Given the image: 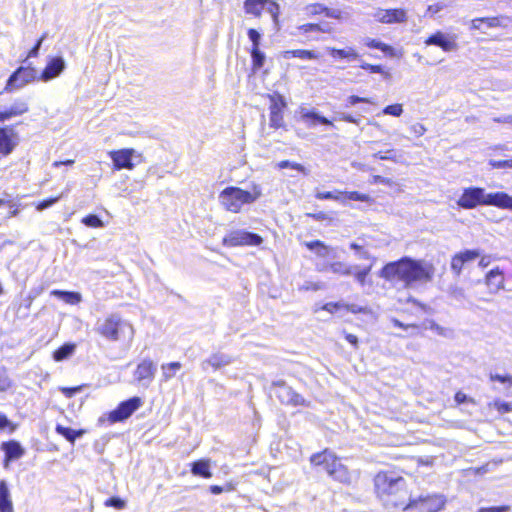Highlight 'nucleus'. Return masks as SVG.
<instances>
[{
    "mask_svg": "<svg viewBox=\"0 0 512 512\" xmlns=\"http://www.w3.org/2000/svg\"><path fill=\"white\" fill-rule=\"evenodd\" d=\"M402 474L411 476L412 472L402 466H393L389 470H379L373 476L375 497L387 509L404 510L412 493Z\"/></svg>",
    "mask_w": 512,
    "mask_h": 512,
    "instance_id": "f257e3e1",
    "label": "nucleus"
},
{
    "mask_svg": "<svg viewBox=\"0 0 512 512\" xmlns=\"http://www.w3.org/2000/svg\"><path fill=\"white\" fill-rule=\"evenodd\" d=\"M434 273L433 264L402 257L384 265L380 271V276L391 282H402L408 287L415 282H430Z\"/></svg>",
    "mask_w": 512,
    "mask_h": 512,
    "instance_id": "f03ea898",
    "label": "nucleus"
},
{
    "mask_svg": "<svg viewBox=\"0 0 512 512\" xmlns=\"http://www.w3.org/2000/svg\"><path fill=\"white\" fill-rule=\"evenodd\" d=\"M457 205L467 210L477 206H494L512 210V196L502 191L486 194L482 187H468L458 198Z\"/></svg>",
    "mask_w": 512,
    "mask_h": 512,
    "instance_id": "7ed1b4c3",
    "label": "nucleus"
},
{
    "mask_svg": "<svg viewBox=\"0 0 512 512\" xmlns=\"http://www.w3.org/2000/svg\"><path fill=\"white\" fill-rule=\"evenodd\" d=\"M95 331L108 341L132 342L134 328L128 321L122 319L118 314H111L103 320H98Z\"/></svg>",
    "mask_w": 512,
    "mask_h": 512,
    "instance_id": "20e7f679",
    "label": "nucleus"
},
{
    "mask_svg": "<svg viewBox=\"0 0 512 512\" xmlns=\"http://www.w3.org/2000/svg\"><path fill=\"white\" fill-rule=\"evenodd\" d=\"M261 195L262 189L259 184L252 183L250 190L230 186L221 191L219 201L227 211L238 213L244 204L254 203Z\"/></svg>",
    "mask_w": 512,
    "mask_h": 512,
    "instance_id": "39448f33",
    "label": "nucleus"
},
{
    "mask_svg": "<svg viewBox=\"0 0 512 512\" xmlns=\"http://www.w3.org/2000/svg\"><path fill=\"white\" fill-rule=\"evenodd\" d=\"M310 462L314 466H322L328 475L335 480L341 483H349L350 472L347 466L331 451L326 449L320 453L313 454L310 458Z\"/></svg>",
    "mask_w": 512,
    "mask_h": 512,
    "instance_id": "423d86ee",
    "label": "nucleus"
},
{
    "mask_svg": "<svg viewBox=\"0 0 512 512\" xmlns=\"http://www.w3.org/2000/svg\"><path fill=\"white\" fill-rule=\"evenodd\" d=\"M446 504V497L440 493H427L416 497L411 494L403 512H441Z\"/></svg>",
    "mask_w": 512,
    "mask_h": 512,
    "instance_id": "0eeeda50",
    "label": "nucleus"
},
{
    "mask_svg": "<svg viewBox=\"0 0 512 512\" xmlns=\"http://www.w3.org/2000/svg\"><path fill=\"white\" fill-rule=\"evenodd\" d=\"M375 263V258L368 255L361 247L354 244V275L361 285H371V268Z\"/></svg>",
    "mask_w": 512,
    "mask_h": 512,
    "instance_id": "6e6552de",
    "label": "nucleus"
},
{
    "mask_svg": "<svg viewBox=\"0 0 512 512\" xmlns=\"http://www.w3.org/2000/svg\"><path fill=\"white\" fill-rule=\"evenodd\" d=\"M263 243V238L253 232L246 230H234L229 232L223 239L225 246H259Z\"/></svg>",
    "mask_w": 512,
    "mask_h": 512,
    "instance_id": "1a4fd4ad",
    "label": "nucleus"
},
{
    "mask_svg": "<svg viewBox=\"0 0 512 512\" xmlns=\"http://www.w3.org/2000/svg\"><path fill=\"white\" fill-rule=\"evenodd\" d=\"M36 74L37 72L34 68L21 66L10 75L4 90L6 92L19 90L32 82L36 78Z\"/></svg>",
    "mask_w": 512,
    "mask_h": 512,
    "instance_id": "9d476101",
    "label": "nucleus"
},
{
    "mask_svg": "<svg viewBox=\"0 0 512 512\" xmlns=\"http://www.w3.org/2000/svg\"><path fill=\"white\" fill-rule=\"evenodd\" d=\"M272 392L279 399V401L286 405H303L304 399L303 397L296 393L290 386H288L284 381L278 380L274 381L271 386Z\"/></svg>",
    "mask_w": 512,
    "mask_h": 512,
    "instance_id": "9b49d317",
    "label": "nucleus"
},
{
    "mask_svg": "<svg viewBox=\"0 0 512 512\" xmlns=\"http://www.w3.org/2000/svg\"><path fill=\"white\" fill-rule=\"evenodd\" d=\"M141 404L142 400L139 397H132L121 402L115 410L110 412V422L115 423L126 420L141 406Z\"/></svg>",
    "mask_w": 512,
    "mask_h": 512,
    "instance_id": "f8f14e48",
    "label": "nucleus"
},
{
    "mask_svg": "<svg viewBox=\"0 0 512 512\" xmlns=\"http://www.w3.org/2000/svg\"><path fill=\"white\" fill-rule=\"evenodd\" d=\"M505 282V273L499 267H494L489 270L483 279V284L485 285L487 292L492 295L505 290Z\"/></svg>",
    "mask_w": 512,
    "mask_h": 512,
    "instance_id": "ddd939ff",
    "label": "nucleus"
},
{
    "mask_svg": "<svg viewBox=\"0 0 512 512\" xmlns=\"http://www.w3.org/2000/svg\"><path fill=\"white\" fill-rule=\"evenodd\" d=\"M479 256L480 252L475 249H466L454 254L450 262L452 272L456 276L461 275L466 264L475 261Z\"/></svg>",
    "mask_w": 512,
    "mask_h": 512,
    "instance_id": "4468645a",
    "label": "nucleus"
},
{
    "mask_svg": "<svg viewBox=\"0 0 512 512\" xmlns=\"http://www.w3.org/2000/svg\"><path fill=\"white\" fill-rule=\"evenodd\" d=\"M424 43L427 46L435 45L444 52H451L458 49L456 38L454 36H448L442 31H436L431 34L425 39Z\"/></svg>",
    "mask_w": 512,
    "mask_h": 512,
    "instance_id": "2eb2a0df",
    "label": "nucleus"
},
{
    "mask_svg": "<svg viewBox=\"0 0 512 512\" xmlns=\"http://www.w3.org/2000/svg\"><path fill=\"white\" fill-rule=\"evenodd\" d=\"M136 151L132 148H124L120 150H114L109 152V156L113 161V166L115 170L128 169L132 170L134 168V164L132 162V157L135 155Z\"/></svg>",
    "mask_w": 512,
    "mask_h": 512,
    "instance_id": "dca6fc26",
    "label": "nucleus"
},
{
    "mask_svg": "<svg viewBox=\"0 0 512 512\" xmlns=\"http://www.w3.org/2000/svg\"><path fill=\"white\" fill-rule=\"evenodd\" d=\"M375 18L383 24L404 23L407 21V12L403 8L378 9Z\"/></svg>",
    "mask_w": 512,
    "mask_h": 512,
    "instance_id": "f3484780",
    "label": "nucleus"
},
{
    "mask_svg": "<svg viewBox=\"0 0 512 512\" xmlns=\"http://www.w3.org/2000/svg\"><path fill=\"white\" fill-rule=\"evenodd\" d=\"M156 370V365L152 360L144 359L138 364L135 370V379L141 383L142 386L148 387L154 379Z\"/></svg>",
    "mask_w": 512,
    "mask_h": 512,
    "instance_id": "a211bd4d",
    "label": "nucleus"
},
{
    "mask_svg": "<svg viewBox=\"0 0 512 512\" xmlns=\"http://www.w3.org/2000/svg\"><path fill=\"white\" fill-rule=\"evenodd\" d=\"M234 361L233 357L222 352L213 353L209 358L205 359L201 363L203 371H207L208 367L211 366L214 370L221 369L222 367L230 365Z\"/></svg>",
    "mask_w": 512,
    "mask_h": 512,
    "instance_id": "6ab92c4d",
    "label": "nucleus"
},
{
    "mask_svg": "<svg viewBox=\"0 0 512 512\" xmlns=\"http://www.w3.org/2000/svg\"><path fill=\"white\" fill-rule=\"evenodd\" d=\"M65 66V61L62 57L51 58L43 70L40 79L46 82L56 78L63 72Z\"/></svg>",
    "mask_w": 512,
    "mask_h": 512,
    "instance_id": "aec40b11",
    "label": "nucleus"
},
{
    "mask_svg": "<svg viewBox=\"0 0 512 512\" xmlns=\"http://www.w3.org/2000/svg\"><path fill=\"white\" fill-rule=\"evenodd\" d=\"M28 104L22 99H17L9 107L0 110V122H4L16 116H21L28 112Z\"/></svg>",
    "mask_w": 512,
    "mask_h": 512,
    "instance_id": "412c9836",
    "label": "nucleus"
},
{
    "mask_svg": "<svg viewBox=\"0 0 512 512\" xmlns=\"http://www.w3.org/2000/svg\"><path fill=\"white\" fill-rule=\"evenodd\" d=\"M16 136L17 134L13 127L6 126L0 128V154L6 156L13 151L17 143L12 140V137Z\"/></svg>",
    "mask_w": 512,
    "mask_h": 512,
    "instance_id": "4be33fe9",
    "label": "nucleus"
},
{
    "mask_svg": "<svg viewBox=\"0 0 512 512\" xmlns=\"http://www.w3.org/2000/svg\"><path fill=\"white\" fill-rule=\"evenodd\" d=\"M1 449L5 453V466H7L10 461L21 458L25 453L21 444L15 440L3 442L1 444Z\"/></svg>",
    "mask_w": 512,
    "mask_h": 512,
    "instance_id": "5701e85b",
    "label": "nucleus"
},
{
    "mask_svg": "<svg viewBox=\"0 0 512 512\" xmlns=\"http://www.w3.org/2000/svg\"><path fill=\"white\" fill-rule=\"evenodd\" d=\"M278 102L275 97H271L270 105V126L273 128H280L283 125L282 107L285 105L282 97H279Z\"/></svg>",
    "mask_w": 512,
    "mask_h": 512,
    "instance_id": "b1692460",
    "label": "nucleus"
},
{
    "mask_svg": "<svg viewBox=\"0 0 512 512\" xmlns=\"http://www.w3.org/2000/svg\"><path fill=\"white\" fill-rule=\"evenodd\" d=\"M364 46L370 49H378L387 57H396L397 52L394 47L377 39L367 38L363 42Z\"/></svg>",
    "mask_w": 512,
    "mask_h": 512,
    "instance_id": "393cba45",
    "label": "nucleus"
},
{
    "mask_svg": "<svg viewBox=\"0 0 512 512\" xmlns=\"http://www.w3.org/2000/svg\"><path fill=\"white\" fill-rule=\"evenodd\" d=\"M13 504L8 486L4 480L0 481V512H13Z\"/></svg>",
    "mask_w": 512,
    "mask_h": 512,
    "instance_id": "a878e982",
    "label": "nucleus"
},
{
    "mask_svg": "<svg viewBox=\"0 0 512 512\" xmlns=\"http://www.w3.org/2000/svg\"><path fill=\"white\" fill-rule=\"evenodd\" d=\"M268 2L269 0H245L243 8L245 13L260 17Z\"/></svg>",
    "mask_w": 512,
    "mask_h": 512,
    "instance_id": "bb28decb",
    "label": "nucleus"
},
{
    "mask_svg": "<svg viewBox=\"0 0 512 512\" xmlns=\"http://www.w3.org/2000/svg\"><path fill=\"white\" fill-rule=\"evenodd\" d=\"M191 472L195 476L202 478H211L212 472L210 471L209 460L201 459L191 464Z\"/></svg>",
    "mask_w": 512,
    "mask_h": 512,
    "instance_id": "cd10ccee",
    "label": "nucleus"
},
{
    "mask_svg": "<svg viewBox=\"0 0 512 512\" xmlns=\"http://www.w3.org/2000/svg\"><path fill=\"white\" fill-rule=\"evenodd\" d=\"M482 23L486 28H499V27H506L509 22L512 21V19L505 15H498V16H490V17H480Z\"/></svg>",
    "mask_w": 512,
    "mask_h": 512,
    "instance_id": "c85d7f7f",
    "label": "nucleus"
},
{
    "mask_svg": "<svg viewBox=\"0 0 512 512\" xmlns=\"http://www.w3.org/2000/svg\"><path fill=\"white\" fill-rule=\"evenodd\" d=\"M51 294L72 305L78 304L82 301V296L79 292L53 290Z\"/></svg>",
    "mask_w": 512,
    "mask_h": 512,
    "instance_id": "c756f323",
    "label": "nucleus"
},
{
    "mask_svg": "<svg viewBox=\"0 0 512 512\" xmlns=\"http://www.w3.org/2000/svg\"><path fill=\"white\" fill-rule=\"evenodd\" d=\"M56 432L63 436L71 444H74L77 438H80L84 434V430H74L69 427H64L60 424L56 425Z\"/></svg>",
    "mask_w": 512,
    "mask_h": 512,
    "instance_id": "7c9ffc66",
    "label": "nucleus"
},
{
    "mask_svg": "<svg viewBox=\"0 0 512 512\" xmlns=\"http://www.w3.org/2000/svg\"><path fill=\"white\" fill-rule=\"evenodd\" d=\"M284 59H290L292 57L300 58L303 60H311L317 59L318 55L311 50L297 49V50H287L282 54Z\"/></svg>",
    "mask_w": 512,
    "mask_h": 512,
    "instance_id": "2f4dec72",
    "label": "nucleus"
},
{
    "mask_svg": "<svg viewBox=\"0 0 512 512\" xmlns=\"http://www.w3.org/2000/svg\"><path fill=\"white\" fill-rule=\"evenodd\" d=\"M303 118L309 127H315L319 124L331 125V122L327 118L320 116L314 112H307L303 114Z\"/></svg>",
    "mask_w": 512,
    "mask_h": 512,
    "instance_id": "473e14b6",
    "label": "nucleus"
},
{
    "mask_svg": "<svg viewBox=\"0 0 512 512\" xmlns=\"http://www.w3.org/2000/svg\"><path fill=\"white\" fill-rule=\"evenodd\" d=\"M75 351V345L71 343H66L59 347L53 353V358L55 361H62L70 357Z\"/></svg>",
    "mask_w": 512,
    "mask_h": 512,
    "instance_id": "72a5a7b5",
    "label": "nucleus"
},
{
    "mask_svg": "<svg viewBox=\"0 0 512 512\" xmlns=\"http://www.w3.org/2000/svg\"><path fill=\"white\" fill-rule=\"evenodd\" d=\"M182 365L180 362H170L167 364H163L161 366L162 369V377L164 381H168L175 376L177 371L181 369Z\"/></svg>",
    "mask_w": 512,
    "mask_h": 512,
    "instance_id": "f704fd0d",
    "label": "nucleus"
},
{
    "mask_svg": "<svg viewBox=\"0 0 512 512\" xmlns=\"http://www.w3.org/2000/svg\"><path fill=\"white\" fill-rule=\"evenodd\" d=\"M315 195L318 199H336V200L352 199V192H339V191L320 192V191H317Z\"/></svg>",
    "mask_w": 512,
    "mask_h": 512,
    "instance_id": "c9c22d12",
    "label": "nucleus"
},
{
    "mask_svg": "<svg viewBox=\"0 0 512 512\" xmlns=\"http://www.w3.org/2000/svg\"><path fill=\"white\" fill-rule=\"evenodd\" d=\"M251 58H252L253 69L259 70L263 67V65L265 63L266 56L259 48L252 47Z\"/></svg>",
    "mask_w": 512,
    "mask_h": 512,
    "instance_id": "e433bc0d",
    "label": "nucleus"
},
{
    "mask_svg": "<svg viewBox=\"0 0 512 512\" xmlns=\"http://www.w3.org/2000/svg\"><path fill=\"white\" fill-rule=\"evenodd\" d=\"M306 247L311 250V251H314L317 255L319 256H322V257H325L328 255L329 253V249L327 246H325L321 241L319 240H316V241H311V242H306L305 243Z\"/></svg>",
    "mask_w": 512,
    "mask_h": 512,
    "instance_id": "4c0bfd02",
    "label": "nucleus"
},
{
    "mask_svg": "<svg viewBox=\"0 0 512 512\" xmlns=\"http://www.w3.org/2000/svg\"><path fill=\"white\" fill-rule=\"evenodd\" d=\"M489 408L494 409L499 414H506L512 412V402H506L497 399L489 403Z\"/></svg>",
    "mask_w": 512,
    "mask_h": 512,
    "instance_id": "58836bf2",
    "label": "nucleus"
},
{
    "mask_svg": "<svg viewBox=\"0 0 512 512\" xmlns=\"http://www.w3.org/2000/svg\"><path fill=\"white\" fill-rule=\"evenodd\" d=\"M323 309L330 313H340V317L348 314L350 312V308L348 305H342L340 303H327L323 306Z\"/></svg>",
    "mask_w": 512,
    "mask_h": 512,
    "instance_id": "ea45409f",
    "label": "nucleus"
},
{
    "mask_svg": "<svg viewBox=\"0 0 512 512\" xmlns=\"http://www.w3.org/2000/svg\"><path fill=\"white\" fill-rule=\"evenodd\" d=\"M361 68L367 70L369 73H380L384 78L390 79L391 74L389 71L385 70L381 65L378 64H361Z\"/></svg>",
    "mask_w": 512,
    "mask_h": 512,
    "instance_id": "a19ab883",
    "label": "nucleus"
},
{
    "mask_svg": "<svg viewBox=\"0 0 512 512\" xmlns=\"http://www.w3.org/2000/svg\"><path fill=\"white\" fill-rule=\"evenodd\" d=\"M489 380L491 382H499L502 384H506L509 387L512 386V375L509 373H506V374L490 373Z\"/></svg>",
    "mask_w": 512,
    "mask_h": 512,
    "instance_id": "79ce46f5",
    "label": "nucleus"
},
{
    "mask_svg": "<svg viewBox=\"0 0 512 512\" xmlns=\"http://www.w3.org/2000/svg\"><path fill=\"white\" fill-rule=\"evenodd\" d=\"M82 223L87 227L93 228H101L104 226L103 221L99 218V216L95 214H89L82 219Z\"/></svg>",
    "mask_w": 512,
    "mask_h": 512,
    "instance_id": "37998d69",
    "label": "nucleus"
},
{
    "mask_svg": "<svg viewBox=\"0 0 512 512\" xmlns=\"http://www.w3.org/2000/svg\"><path fill=\"white\" fill-rule=\"evenodd\" d=\"M488 164L492 169H512V159H505V160L490 159L488 161Z\"/></svg>",
    "mask_w": 512,
    "mask_h": 512,
    "instance_id": "c03bdc74",
    "label": "nucleus"
},
{
    "mask_svg": "<svg viewBox=\"0 0 512 512\" xmlns=\"http://www.w3.org/2000/svg\"><path fill=\"white\" fill-rule=\"evenodd\" d=\"M383 113L387 114V115H392L394 117H399L403 113V106L400 103H395V104L387 105L383 109Z\"/></svg>",
    "mask_w": 512,
    "mask_h": 512,
    "instance_id": "a18cd8bd",
    "label": "nucleus"
},
{
    "mask_svg": "<svg viewBox=\"0 0 512 512\" xmlns=\"http://www.w3.org/2000/svg\"><path fill=\"white\" fill-rule=\"evenodd\" d=\"M104 504L107 507H114L118 510L124 509L126 507V502L117 496L108 498Z\"/></svg>",
    "mask_w": 512,
    "mask_h": 512,
    "instance_id": "49530a36",
    "label": "nucleus"
},
{
    "mask_svg": "<svg viewBox=\"0 0 512 512\" xmlns=\"http://www.w3.org/2000/svg\"><path fill=\"white\" fill-rule=\"evenodd\" d=\"M375 157L382 159V160H393L397 161L399 155L397 154V151L394 149L386 150V151H379L376 154H374Z\"/></svg>",
    "mask_w": 512,
    "mask_h": 512,
    "instance_id": "de8ad7c7",
    "label": "nucleus"
},
{
    "mask_svg": "<svg viewBox=\"0 0 512 512\" xmlns=\"http://www.w3.org/2000/svg\"><path fill=\"white\" fill-rule=\"evenodd\" d=\"M329 270L335 274H349L350 267L341 262L332 263L329 267Z\"/></svg>",
    "mask_w": 512,
    "mask_h": 512,
    "instance_id": "09e8293b",
    "label": "nucleus"
},
{
    "mask_svg": "<svg viewBox=\"0 0 512 512\" xmlns=\"http://www.w3.org/2000/svg\"><path fill=\"white\" fill-rule=\"evenodd\" d=\"M12 386V381L4 371H0V392H5Z\"/></svg>",
    "mask_w": 512,
    "mask_h": 512,
    "instance_id": "8fccbe9b",
    "label": "nucleus"
},
{
    "mask_svg": "<svg viewBox=\"0 0 512 512\" xmlns=\"http://www.w3.org/2000/svg\"><path fill=\"white\" fill-rule=\"evenodd\" d=\"M510 510L511 506L505 504L500 506L481 507L477 512H509Z\"/></svg>",
    "mask_w": 512,
    "mask_h": 512,
    "instance_id": "3c124183",
    "label": "nucleus"
},
{
    "mask_svg": "<svg viewBox=\"0 0 512 512\" xmlns=\"http://www.w3.org/2000/svg\"><path fill=\"white\" fill-rule=\"evenodd\" d=\"M403 458L406 461L416 463V465L418 467L419 466H431L433 464V459L432 458L422 459L420 457H415V456H408V457H403Z\"/></svg>",
    "mask_w": 512,
    "mask_h": 512,
    "instance_id": "603ef678",
    "label": "nucleus"
},
{
    "mask_svg": "<svg viewBox=\"0 0 512 512\" xmlns=\"http://www.w3.org/2000/svg\"><path fill=\"white\" fill-rule=\"evenodd\" d=\"M307 13L310 15L325 14L326 6L323 4L315 3L307 6Z\"/></svg>",
    "mask_w": 512,
    "mask_h": 512,
    "instance_id": "864d4df0",
    "label": "nucleus"
},
{
    "mask_svg": "<svg viewBox=\"0 0 512 512\" xmlns=\"http://www.w3.org/2000/svg\"><path fill=\"white\" fill-rule=\"evenodd\" d=\"M248 37L252 42V47L259 48L261 34L256 29L250 28L248 30Z\"/></svg>",
    "mask_w": 512,
    "mask_h": 512,
    "instance_id": "5fc2aeb1",
    "label": "nucleus"
},
{
    "mask_svg": "<svg viewBox=\"0 0 512 512\" xmlns=\"http://www.w3.org/2000/svg\"><path fill=\"white\" fill-rule=\"evenodd\" d=\"M60 198H61V196H57V197L45 199V200L39 202L37 205V210L43 211V210L51 207L53 204L58 202Z\"/></svg>",
    "mask_w": 512,
    "mask_h": 512,
    "instance_id": "6e6d98bb",
    "label": "nucleus"
},
{
    "mask_svg": "<svg viewBox=\"0 0 512 512\" xmlns=\"http://www.w3.org/2000/svg\"><path fill=\"white\" fill-rule=\"evenodd\" d=\"M279 167L280 168H293V169H296L299 172H302V173L306 174V170H305L304 166H302L301 164H298V163H292V162H290L288 160L281 161L279 163Z\"/></svg>",
    "mask_w": 512,
    "mask_h": 512,
    "instance_id": "4d7b16f0",
    "label": "nucleus"
},
{
    "mask_svg": "<svg viewBox=\"0 0 512 512\" xmlns=\"http://www.w3.org/2000/svg\"><path fill=\"white\" fill-rule=\"evenodd\" d=\"M410 131L415 137H421L426 132V128L422 123H414L410 126Z\"/></svg>",
    "mask_w": 512,
    "mask_h": 512,
    "instance_id": "13d9d810",
    "label": "nucleus"
},
{
    "mask_svg": "<svg viewBox=\"0 0 512 512\" xmlns=\"http://www.w3.org/2000/svg\"><path fill=\"white\" fill-rule=\"evenodd\" d=\"M83 386H76V387H61L60 391L68 398L73 397L75 394L82 391Z\"/></svg>",
    "mask_w": 512,
    "mask_h": 512,
    "instance_id": "bf43d9fd",
    "label": "nucleus"
},
{
    "mask_svg": "<svg viewBox=\"0 0 512 512\" xmlns=\"http://www.w3.org/2000/svg\"><path fill=\"white\" fill-rule=\"evenodd\" d=\"M455 402L457 405L469 402L474 404V400L472 398H469L465 393L462 391H457L454 395Z\"/></svg>",
    "mask_w": 512,
    "mask_h": 512,
    "instance_id": "052dcab7",
    "label": "nucleus"
},
{
    "mask_svg": "<svg viewBox=\"0 0 512 512\" xmlns=\"http://www.w3.org/2000/svg\"><path fill=\"white\" fill-rule=\"evenodd\" d=\"M47 37V34L44 33L40 39H38V41L36 42V44L34 45V47L29 51L28 53V57H36L38 56V53H39V50L41 48V45L44 41V39Z\"/></svg>",
    "mask_w": 512,
    "mask_h": 512,
    "instance_id": "680f3d73",
    "label": "nucleus"
},
{
    "mask_svg": "<svg viewBox=\"0 0 512 512\" xmlns=\"http://www.w3.org/2000/svg\"><path fill=\"white\" fill-rule=\"evenodd\" d=\"M372 182L376 184H383L386 186H392L394 185V181L391 178L383 177L380 175H374L372 178Z\"/></svg>",
    "mask_w": 512,
    "mask_h": 512,
    "instance_id": "e2e57ef3",
    "label": "nucleus"
},
{
    "mask_svg": "<svg viewBox=\"0 0 512 512\" xmlns=\"http://www.w3.org/2000/svg\"><path fill=\"white\" fill-rule=\"evenodd\" d=\"M6 427H11L12 431L15 429V425L11 423L7 416L0 413V430L5 429Z\"/></svg>",
    "mask_w": 512,
    "mask_h": 512,
    "instance_id": "0e129e2a",
    "label": "nucleus"
},
{
    "mask_svg": "<svg viewBox=\"0 0 512 512\" xmlns=\"http://www.w3.org/2000/svg\"><path fill=\"white\" fill-rule=\"evenodd\" d=\"M318 28H319V24H314V23L303 24L299 27V29L301 31H303L304 33L318 32Z\"/></svg>",
    "mask_w": 512,
    "mask_h": 512,
    "instance_id": "69168bd1",
    "label": "nucleus"
},
{
    "mask_svg": "<svg viewBox=\"0 0 512 512\" xmlns=\"http://www.w3.org/2000/svg\"><path fill=\"white\" fill-rule=\"evenodd\" d=\"M269 7L267 8V11L272 15L273 19L276 21L279 13V5L275 2H268Z\"/></svg>",
    "mask_w": 512,
    "mask_h": 512,
    "instance_id": "338daca9",
    "label": "nucleus"
},
{
    "mask_svg": "<svg viewBox=\"0 0 512 512\" xmlns=\"http://www.w3.org/2000/svg\"><path fill=\"white\" fill-rule=\"evenodd\" d=\"M325 15L330 18L341 19L342 12L338 9L326 7Z\"/></svg>",
    "mask_w": 512,
    "mask_h": 512,
    "instance_id": "774afa93",
    "label": "nucleus"
}]
</instances>
